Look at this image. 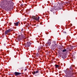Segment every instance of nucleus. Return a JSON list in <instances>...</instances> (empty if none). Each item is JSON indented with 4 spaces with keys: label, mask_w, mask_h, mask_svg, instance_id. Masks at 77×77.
<instances>
[{
    "label": "nucleus",
    "mask_w": 77,
    "mask_h": 77,
    "mask_svg": "<svg viewBox=\"0 0 77 77\" xmlns=\"http://www.w3.org/2000/svg\"><path fill=\"white\" fill-rule=\"evenodd\" d=\"M18 23H19V22H18L16 23H14V24L16 26H18Z\"/></svg>",
    "instance_id": "11"
},
{
    "label": "nucleus",
    "mask_w": 77,
    "mask_h": 77,
    "mask_svg": "<svg viewBox=\"0 0 77 77\" xmlns=\"http://www.w3.org/2000/svg\"><path fill=\"white\" fill-rule=\"evenodd\" d=\"M31 18L33 20H35L36 21L39 20V18H40L39 17H37L34 16H32L31 17Z\"/></svg>",
    "instance_id": "3"
},
{
    "label": "nucleus",
    "mask_w": 77,
    "mask_h": 77,
    "mask_svg": "<svg viewBox=\"0 0 77 77\" xmlns=\"http://www.w3.org/2000/svg\"><path fill=\"white\" fill-rule=\"evenodd\" d=\"M40 48V49H42V48H43V47H42V46H40L39 47Z\"/></svg>",
    "instance_id": "16"
},
{
    "label": "nucleus",
    "mask_w": 77,
    "mask_h": 77,
    "mask_svg": "<svg viewBox=\"0 0 77 77\" xmlns=\"http://www.w3.org/2000/svg\"><path fill=\"white\" fill-rule=\"evenodd\" d=\"M25 46L26 47H29L31 45V43L29 42H27L26 43H24Z\"/></svg>",
    "instance_id": "4"
},
{
    "label": "nucleus",
    "mask_w": 77,
    "mask_h": 77,
    "mask_svg": "<svg viewBox=\"0 0 77 77\" xmlns=\"http://www.w3.org/2000/svg\"><path fill=\"white\" fill-rule=\"evenodd\" d=\"M36 55L37 56H39V54H38V53H37L36 54Z\"/></svg>",
    "instance_id": "17"
},
{
    "label": "nucleus",
    "mask_w": 77,
    "mask_h": 77,
    "mask_svg": "<svg viewBox=\"0 0 77 77\" xmlns=\"http://www.w3.org/2000/svg\"><path fill=\"white\" fill-rule=\"evenodd\" d=\"M72 48H74V46H72Z\"/></svg>",
    "instance_id": "22"
},
{
    "label": "nucleus",
    "mask_w": 77,
    "mask_h": 77,
    "mask_svg": "<svg viewBox=\"0 0 77 77\" xmlns=\"http://www.w3.org/2000/svg\"><path fill=\"white\" fill-rule=\"evenodd\" d=\"M21 5L22 6H23V4H21Z\"/></svg>",
    "instance_id": "21"
},
{
    "label": "nucleus",
    "mask_w": 77,
    "mask_h": 77,
    "mask_svg": "<svg viewBox=\"0 0 77 77\" xmlns=\"http://www.w3.org/2000/svg\"><path fill=\"white\" fill-rule=\"evenodd\" d=\"M59 9H62V4L60 3H58L57 4V6L55 7V9L53 8H51L50 11L51 12H53L54 10H58Z\"/></svg>",
    "instance_id": "2"
},
{
    "label": "nucleus",
    "mask_w": 77,
    "mask_h": 77,
    "mask_svg": "<svg viewBox=\"0 0 77 77\" xmlns=\"http://www.w3.org/2000/svg\"><path fill=\"white\" fill-rule=\"evenodd\" d=\"M52 48H51L52 50H54L57 47V45H56V44H55V45L53 44L51 46Z\"/></svg>",
    "instance_id": "7"
},
{
    "label": "nucleus",
    "mask_w": 77,
    "mask_h": 77,
    "mask_svg": "<svg viewBox=\"0 0 77 77\" xmlns=\"http://www.w3.org/2000/svg\"><path fill=\"white\" fill-rule=\"evenodd\" d=\"M12 30L11 29H9L8 30H7L5 31V35H8L9 32H11L12 31Z\"/></svg>",
    "instance_id": "6"
},
{
    "label": "nucleus",
    "mask_w": 77,
    "mask_h": 77,
    "mask_svg": "<svg viewBox=\"0 0 77 77\" xmlns=\"http://www.w3.org/2000/svg\"><path fill=\"white\" fill-rule=\"evenodd\" d=\"M21 31H23V29H22L21 30Z\"/></svg>",
    "instance_id": "19"
},
{
    "label": "nucleus",
    "mask_w": 77,
    "mask_h": 77,
    "mask_svg": "<svg viewBox=\"0 0 77 77\" xmlns=\"http://www.w3.org/2000/svg\"><path fill=\"white\" fill-rule=\"evenodd\" d=\"M41 49V48H40V47H39V48H38V52H39V50H40Z\"/></svg>",
    "instance_id": "15"
},
{
    "label": "nucleus",
    "mask_w": 77,
    "mask_h": 77,
    "mask_svg": "<svg viewBox=\"0 0 77 77\" xmlns=\"http://www.w3.org/2000/svg\"><path fill=\"white\" fill-rule=\"evenodd\" d=\"M66 74H67V75H71V71L69 70H67L66 72Z\"/></svg>",
    "instance_id": "8"
},
{
    "label": "nucleus",
    "mask_w": 77,
    "mask_h": 77,
    "mask_svg": "<svg viewBox=\"0 0 77 77\" xmlns=\"http://www.w3.org/2000/svg\"><path fill=\"white\" fill-rule=\"evenodd\" d=\"M55 66L56 68H58V67H59V65H55Z\"/></svg>",
    "instance_id": "13"
},
{
    "label": "nucleus",
    "mask_w": 77,
    "mask_h": 77,
    "mask_svg": "<svg viewBox=\"0 0 77 77\" xmlns=\"http://www.w3.org/2000/svg\"><path fill=\"white\" fill-rule=\"evenodd\" d=\"M6 4L7 6L5 7V9L7 11H9L11 7L14 6V3L12 2V0H8L6 2Z\"/></svg>",
    "instance_id": "1"
},
{
    "label": "nucleus",
    "mask_w": 77,
    "mask_h": 77,
    "mask_svg": "<svg viewBox=\"0 0 77 77\" xmlns=\"http://www.w3.org/2000/svg\"><path fill=\"white\" fill-rule=\"evenodd\" d=\"M39 72V70H37L36 71H34L32 72V73L33 75H35V74H38Z\"/></svg>",
    "instance_id": "9"
},
{
    "label": "nucleus",
    "mask_w": 77,
    "mask_h": 77,
    "mask_svg": "<svg viewBox=\"0 0 77 77\" xmlns=\"http://www.w3.org/2000/svg\"><path fill=\"white\" fill-rule=\"evenodd\" d=\"M14 74L15 75H16V76L17 75H21V73L17 72H15L14 73Z\"/></svg>",
    "instance_id": "10"
},
{
    "label": "nucleus",
    "mask_w": 77,
    "mask_h": 77,
    "mask_svg": "<svg viewBox=\"0 0 77 77\" xmlns=\"http://www.w3.org/2000/svg\"><path fill=\"white\" fill-rule=\"evenodd\" d=\"M25 71H27V69H25Z\"/></svg>",
    "instance_id": "20"
},
{
    "label": "nucleus",
    "mask_w": 77,
    "mask_h": 77,
    "mask_svg": "<svg viewBox=\"0 0 77 77\" xmlns=\"http://www.w3.org/2000/svg\"><path fill=\"white\" fill-rule=\"evenodd\" d=\"M48 43L49 45H50V44H51V41H50V40H48Z\"/></svg>",
    "instance_id": "12"
},
{
    "label": "nucleus",
    "mask_w": 77,
    "mask_h": 77,
    "mask_svg": "<svg viewBox=\"0 0 77 77\" xmlns=\"http://www.w3.org/2000/svg\"><path fill=\"white\" fill-rule=\"evenodd\" d=\"M66 51V49H64L63 50V52L64 53V52H65V51Z\"/></svg>",
    "instance_id": "14"
},
{
    "label": "nucleus",
    "mask_w": 77,
    "mask_h": 77,
    "mask_svg": "<svg viewBox=\"0 0 77 77\" xmlns=\"http://www.w3.org/2000/svg\"><path fill=\"white\" fill-rule=\"evenodd\" d=\"M23 38H24V37H23V35H22L21 36L20 35L18 36L17 39L18 41H21V40H22V39H23Z\"/></svg>",
    "instance_id": "5"
},
{
    "label": "nucleus",
    "mask_w": 77,
    "mask_h": 77,
    "mask_svg": "<svg viewBox=\"0 0 77 77\" xmlns=\"http://www.w3.org/2000/svg\"><path fill=\"white\" fill-rule=\"evenodd\" d=\"M70 69H72V67L71 66H70Z\"/></svg>",
    "instance_id": "18"
}]
</instances>
